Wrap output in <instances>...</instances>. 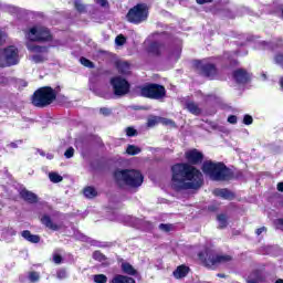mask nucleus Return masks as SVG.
Masks as SVG:
<instances>
[{
    "mask_svg": "<svg viewBox=\"0 0 283 283\" xmlns=\"http://www.w3.org/2000/svg\"><path fill=\"white\" fill-rule=\"evenodd\" d=\"M274 283H283V279H277Z\"/></svg>",
    "mask_w": 283,
    "mask_h": 283,
    "instance_id": "52",
    "label": "nucleus"
},
{
    "mask_svg": "<svg viewBox=\"0 0 283 283\" xmlns=\"http://www.w3.org/2000/svg\"><path fill=\"white\" fill-rule=\"evenodd\" d=\"M217 277H221V279H224V277H227V274H223V273H218V274H217Z\"/></svg>",
    "mask_w": 283,
    "mask_h": 283,
    "instance_id": "51",
    "label": "nucleus"
},
{
    "mask_svg": "<svg viewBox=\"0 0 283 283\" xmlns=\"http://www.w3.org/2000/svg\"><path fill=\"white\" fill-rule=\"evenodd\" d=\"M148 17L149 7H147V3H137L128 10L126 20L133 25H140V23H145Z\"/></svg>",
    "mask_w": 283,
    "mask_h": 283,
    "instance_id": "7",
    "label": "nucleus"
},
{
    "mask_svg": "<svg viewBox=\"0 0 283 283\" xmlns=\"http://www.w3.org/2000/svg\"><path fill=\"white\" fill-rule=\"evenodd\" d=\"M140 151H142L140 147L136 145H128L126 148V154H128V156H138Z\"/></svg>",
    "mask_w": 283,
    "mask_h": 283,
    "instance_id": "26",
    "label": "nucleus"
},
{
    "mask_svg": "<svg viewBox=\"0 0 283 283\" xmlns=\"http://www.w3.org/2000/svg\"><path fill=\"white\" fill-rule=\"evenodd\" d=\"M217 220L219 222L220 229H227V227H229V219L227 218V214L224 213L218 214Z\"/></svg>",
    "mask_w": 283,
    "mask_h": 283,
    "instance_id": "25",
    "label": "nucleus"
},
{
    "mask_svg": "<svg viewBox=\"0 0 283 283\" xmlns=\"http://www.w3.org/2000/svg\"><path fill=\"white\" fill-rule=\"evenodd\" d=\"M29 36H33L31 41L36 43H50L53 39L52 32L45 27H32L29 31Z\"/></svg>",
    "mask_w": 283,
    "mask_h": 283,
    "instance_id": "10",
    "label": "nucleus"
},
{
    "mask_svg": "<svg viewBox=\"0 0 283 283\" xmlns=\"http://www.w3.org/2000/svg\"><path fill=\"white\" fill-rule=\"evenodd\" d=\"M80 63L82 65H84V67H88L90 70H94L95 65L94 62H92L91 60H88L87 57H81L80 59Z\"/></svg>",
    "mask_w": 283,
    "mask_h": 283,
    "instance_id": "30",
    "label": "nucleus"
},
{
    "mask_svg": "<svg viewBox=\"0 0 283 283\" xmlns=\"http://www.w3.org/2000/svg\"><path fill=\"white\" fill-rule=\"evenodd\" d=\"M189 271H191L189 266L181 264L177 266L172 272V275L176 280H182V277H187V275H189Z\"/></svg>",
    "mask_w": 283,
    "mask_h": 283,
    "instance_id": "19",
    "label": "nucleus"
},
{
    "mask_svg": "<svg viewBox=\"0 0 283 283\" xmlns=\"http://www.w3.org/2000/svg\"><path fill=\"white\" fill-rule=\"evenodd\" d=\"M9 147H11V149H17V147H19V145H17V143H14V142H11L9 144Z\"/></svg>",
    "mask_w": 283,
    "mask_h": 283,
    "instance_id": "49",
    "label": "nucleus"
},
{
    "mask_svg": "<svg viewBox=\"0 0 283 283\" xmlns=\"http://www.w3.org/2000/svg\"><path fill=\"white\" fill-rule=\"evenodd\" d=\"M95 3L97 6H101V8H106L107 10H109V1L107 0H95Z\"/></svg>",
    "mask_w": 283,
    "mask_h": 283,
    "instance_id": "37",
    "label": "nucleus"
},
{
    "mask_svg": "<svg viewBox=\"0 0 283 283\" xmlns=\"http://www.w3.org/2000/svg\"><path fill=\"white\" fill-rule=\"evenodd\" d=\"M232 78L238 85H247L251 82V74L245 69H237L232 72Z\"/></svg>",
    "mask_w": 283,
    "mask_h": 283,
    "instance_id": "13",
    "label": "nucleus"
},
{
    "mask_svg": "<svg viewBox=\"0 0 283 283\" xmlns=\"http://www.w3.org/2000/svg\"><path fill=\"white\" fill-rule=\"evenodd\" d=\"M115 67L122 76H129L132 74V64L127 61H115Z\"/></svg>",
    "mask_w": 283,
    "mask_h": 283,
    "instance_id": "16",
    "label": "nucleus"
},
{
    "mask_svg": "<svg viewBox=\"0 0 283 283\" xmlns=\"http://www.w3.org/2000/svg\"><path fill=\"white\" fill-rule=\"evenodd\" d=\"M40 222L45 229H50V231H61V229H63V224L55 223L50 214H42L40 217Z\"/></svg>",
    "mask_w": 283,
    "mask_h": 283,
    "instance_id": "14",
    "label": "nucleus"
},
{
    "mask_svg": "<svg viewBox=\"0 0 283 283\" xmlns=\"http://www.w3.org/2000/svg\"><path fill=\"white\" fill-rule=\"evenodd\" d=\"M276 189L283 193V182H279Z\"/></svg>",
    "mask_w": 283,
    "mask_h": 283,
    "instance_id": "48",
    "label": "nucleus"
},
{
    "mask_svg": "<svg viewBox=\"0 0 283 283\" xmlns=\"http://www.w3.org/2000/svg\"><path fill=\"white\" fill-rule=\"evenodd\" d=\"M53 261L55 264H61V262H63V256H61V254H55Z\"/></svg>",
    "mask_w": 283,
    "mask_h": 283,
    "instance_id": "44",
    "label": "nucleus"
},
{
    "mask_svg": "<svg viewBox=\"0 0 283 283\" xmlns=\"http://www.w3.org/2000/svg\"><path fill=\"white\" fill-rule=\"evenodd\" d=\"M99 114H102L103 116H109V114H112V109L107 107H102L99 108Z\"/></svg>",
    "mask_w": 283,
    "mask_h": 283,
    "instance_id": "41",
    "label": "nucleus"
},
{
    "mask_svg": "<svg viewBox=\"0 0 283 283\" xmlns=\"http://www.w3.org/2000/svg\"><path fill=\"white\" fill-rule=\"evenodd\" d=\"M39 280H41L39 272H35V271L29 272V281L31 283H36V282H39Z\"/></svg>",
    "mask_w": 283,
    "mask_h": 283,
    "instance_id": "31",
    "label": "nucleus"
},
{
    "mask_svg": "<svg viewBox=\"0 0 283 283\" xmlns=\"http://www.w3.org/2000/svg\"><path fill=\"white\" fill-rule=\"evenodd\" d=\"M199 262L202 266L209 269L210 271H216L220 264H227L233 260V256L229 254L218 253V251L206 248L198 253Z\"/></svg>",
    "mask_w": 283,
    "mask_h": 283,
    "instance_id": "4",
    "label": "nucleus"
},
{
    "mask_svg": "<svg viewBox=\"0 0 283 283\" xmlns=\"http://www.w3.org/2000/svg\"><path fill=\"white\" fill-rule=\"evenodd\" d=\"M92 258H93V260H95V262H105L107 260V256L99 250H95L93 252Z\"/></svg>",
    "mask_w": 283,
    "mask_h": 283,
    "instance_id": "28",
    "label": "nucleus"
},
{
    "mask_svg": "<svg viewBox=\"0 0 283 283\" xmlns=\"http://www.w3.org/2000/svg\"><path fill=\"white\" fill-rule=\"evenodd\" d=\"M228 123H230V125H235L238 123V116L235 115H230L228 117Z\"/></svg>",
    "mask_w": 283,
    "mask_h": 283,
    "instance_id": "42",
    "label": "nucleus"
},
{
    "mask_svg": "<svg viewBox=\"0 0 283 283\" xmlns=\"http://www.w3.org/2000/svg\"><path fill=\"white\" fill-rule=\"evenodd\" d=\"M19 196L22 200H24V202H28L29 205H36V202H39V196L28 190L27 188L21 189Z\"/></svg>",
    "mask_w": 283,
    "mask_h": 283,
    "instance_id": "15",
    "label": "nucleus"
},
{
    "mask_svg": "<svg viewBox=\"0 0 283 283\" xmlns=\"http://www.w3.org/2000/svg\"><path fill=\"white\" fill-rule=\"evenodd\" d=\"M111 283H136V280L128 275L116 274Z\"/></svg>",
    "mask_w": 283,
    "mask_h": 283,
    "instance_id": "21",
    "label": "nucleus"
},
{
    "mask_svg": "<svg viewBox=\"0 0 283 283\" xmlns=\"http://www.w3.org/2000/svg\"><path fill=\"white\" fill-rule=\"evenodd\" d=\"M185 159L187 160L185 164L190 165L191 167L202 165V174L208 176V178L214 182H229L231 180H240V178H244V172H242V170L233 171V169L229 168L222 161H205V154L197 148L187 150L185 153Z\"/></svg>",
    "mask_w": 283,
    "mask_h": 283,
    "instance_id": "1",
    "label": "nucleus"
},
{
    "mask_svg": "<svg viewBox=\"0 0 283 283\" xmlns=\"http://www.w3.org/2000/svg\"><path fill=\"white\" fill-rule=\"evenodd\" d=\"M171 188L174 191H189V189L198 190L205 185L202 172L186 163H177L171 166Z\"/></svg>",
    "mask_w": 283,
    "mask_h": 283,
    "instance_id": "2",
    "label": "nucleus"
},
{
    "mask_svg": "<svg viewBox=\"0 0 283 283\" xmlns=\"http://www.w3.org/2000/svg\"><path fill=\"white\" fill-rule=\"evenodd\" d=\"M213 195L223 198V200H233V198H235V193L228 188H218L213 191Z\"/></svg>",
    "mask_w": 283,
    "mask_h": 283,
    "instance_id": "18",
    "label": "nucleus"
},
{
    "mask_svg": "<svg viewBox=\"0 0 283 283\" xmlns=\"http://www.w3.org/2000/svg\"><path fill=\"white\" fill-rule=\"evenodd\" d=\"M186 108L190 114H193V116H200V114H202V108L198 106L196 102L186 103Z\"/></svg>",
    "mask_w": 283,
    "mask_h": 283,
    "instance_id": "22",
    "label": "nucleus"
},
{
    "mask_svg": "<svg viewBox=\"0 0 283 283\" xmlns=\"http://www.w3.org/2000/svg\"><path fill=\"white\" fill-rule=\"evenodd\" d=\"M148 127H156L158 125V120L156 118H150L147 122Z\"/></svg>",
    "mask_w": 283,
    "mask_h": 283,
    "instance_id": "43",
    "label": "nucleus"
},
{
    "mask_svg": "<svg viewBox=\"0 0 283 283\" xmlns=\"http://www.w3.org/2000/svg\"><path fill=\"white\" fill-rule=\"evenodd\" d=\"M126 136H128V138H133L134 136H138V130H136V128L134 127H127L126 128Z\"/></svg>",
    "mask_w": 283,
    "mask_h": 283,
    "instance_id": "34",
    "label": "nucleus"
},
{
    "mask_svg": "<svg viewBox=\"0 0 283 283\" xmlns=\"http://www.w3.org/2000/svg\"><path fill=\"white\" fill-rule=\"evenodd\" d=\"M21 235L27 242H31V244H39L41 242V237L39 234H32L30 230L22 231Z\"/></svg>",
    "mask_w": 283,
    "mask_h": 283,
    "instance_id": "20",
    "label": "nucleus"
},
{
    "mask_svg": "<svg viewBox=\"0 0 283 283\" xmlns=\"http://www.w3.org/2000/svg\"><path fill=\"white\" fill-rule=\"evenodd\" d=\"M138 109H147L145 106H139Z\"/></svg>",
    "mask_w": 283,
    "mask_h": 283,
    "instance_id": "53",
    "label": "nucleus"
},
{
    "mask_svg": "<svg viewBox=\"0 0 283 283\" xmlns=\"http://www.w3.org/2000/svg\"><path fill=\"white\" fill-rule=\"evenodd\" d=\"M264 231H266V227H261V228L255 230V234L256 235H262V233H264Z\"/></svg>",
    "mask_w": 283,
    "mask_h": 283,
    "instance_id": "47",
    "label": "nucleus"
},
{
    "mask_svg": "<svg viewBox=\"0 0 283 283\" xmlns=\"http://www.w3.org/2000/svg\"><path fill=\"white\" fill-rule=\"evenodd\" d=\"M138 90L143 98H149L150 101H163V98H167V88L163 84L146 83L138 86Z\"/></svg>",
    "mask_w": 283,
    "mask_h": 283,
    "instance_id": "6",
    "label": "nucleus"
},
{
    "mask_svg": "<svg viewBox=\"0 0 283 283\" xmlns=\"http://www.w3.org/2000/svg\"><path fill=\"white\" fill-rule=\"evenodd\" d=\"M57 280H65L67 277V271L65 269H61L56 272Z\"/></svg>",
    "mask_w": 283,
    "mask_h": 283,
    "instance_id": "36",
    "label": "nucleus"
},
{
    "mask_svg": "<svg viewBox=\"0 0 283 283\" xmlns=\"http://www.w3.org/2000/svg\"><path fill=\"white\" fill-rule=\"evenodd\" d=\"M160 231H164L165 233H169L171 231L172 226L170 223H160L159 224Z\"/></svg>",
    "mask_w": 283,
    "mask_h": 283,
    "instance_id": "35",
    "label": "nucleus"
},
{
    "mask_svg": "<svg viewBox=\"0 0 283 283\" xmlns=\"http://www.w3.org/2000/svg\"><path fill=\"white\" fill-rule=\"evenodd\" d=\"M163 48H165V43L153 41L149 43L147 52L148 54H153V56H160L163 54Z\"/></svg>",
    "mask_w": 283,
    "mask_h": 283,
    "instance_id": "17",
    "label": "nucleus"
},
{
    "mask_svg": "<svg viewBox=\"0 0 283 283\" xmlns=\"http://www.w3.org/2000/svg\"><path fill=\"white\" fill-rule=\"evenodd\" d=\"M115 43L116 45H124L127 43V38H125L123 34H119L115 38Z\"/></svg>",
    "mask_w": 283,
    "mask_h": 283,
    "instance_id": "33",
    "label": "nucleus"
},
{
    "mask_svg": "<svg viewBox=\"0 0 283 283\" xmlns=\"http://www.w3.org/2000/svg\"><path fill=\"white\" fill-rule=\"evenodd\" d=\"M208 211L210 213H216V211H218V206H216V205L208 206Z\"/></svg>",
    "mask_w": 283,
    "mask_h": 283,
    "instance_id": "46",
    "label": "nucleus"
},
{
    "mask_svg": "<svg viewBox=\"0 0 283 283\" xmlns=\"http://www.w3.org/2000/svg\"><path fill=\"white\" fill-rule=\"evenodd\" d=\"M111 85L113 87L114 95L118 96L119 98L123 96H127V94L132 90V84H129V81L122 76L112 77Z\"/></svg>",
    "mask_w": 283,
    "mask_h": 283,
    "instance_id": "9",
    "label": "nucleus"
},
{
    "mask_svg": "<svg viewBox=\"0 0 283 283\" xmlns=\"http://www.w3.org/2000/svg\"><path fill=\"white\" fill-rule=\"evenodd\" d=\"M195 70H197L200 76L209 78V81H216L217 76H220L218 65L208 60H196Z\"/></svg>",
    "mask_w": 283,
    "mask_h": 283,
    "instance_id": "8",
    "label": "nucleus"
},
{
    "mask_svg": "<svg viewBox=\"0 0 283 283\" xmlns=\"http://www.w3.org/2000/svg\"><path fill=\"white\" fill-rule=\"evenodd\" d=\"M3 45V32L0 31V48Z\"/></svg>",
    "mask_w": 283,
    "mask_h": 283,
    "instance_id": "50",
    "label": "nucleus"
},
{
    "mask_svg": "<svg viewBox=\"0 0 283 283\" xmlns=\"http://www.w3.org/2000/svg\"><path fill=\"white\" fill-rule=\"evenodd\" d=\"M29 51L34 53V55L31 56V61H33V63L39 64L45 63V61H48V57L45 55L48 54V52H50V49L48 46L31 44L29 45Z\"/></svg>",
    "mask_w": 283,
    "mask_h": 283,
    "instance_id": "11",
    "label": "nucleus"
},
{
    "mask_svg": "<svg viewBox=\"0 0 283 283\" xmlns=\"http://www.w3.org/2000/svg\"><path fill=\"white\" fill-rule=\"evenodd\" d=\"M122 271L126 275H138V271L129 262L122 263Z\"/></svg>",
    "mask_w": 283,
    "mask_h": 283,
    "instance_id": "23",
    "label": "nucleus"
},
{
    "mask_svg": "<svg viewBox=\"0 0 283 283\" xmlns=\"http://www.w3.org/2000/svg\"><path fill=\"white\" fill-rule=\"evenodd\" d=\"M95 283H107V275L105 274H96L94 275Z\"/></svg>",
    "mask_w": 283,
    "mask_h": 283,
    "instance_id": "32",
    "label": "nucleus"
},
{
    "mask_svg": "<svg viewBox=\"0 0 283 283\" xmlns=\"http://www.w3.org/2000/svg\"><path fill=\"white\" fill-rule=\"evenodd\" d=\"M243 124L244 125H253V117L251 115H244Z\"/></svg>",
    "mask_w": 283,
    "mask_h": 283,
    "instance_id": "39",
    "label": "nucleus"
},
{
    "mask_svg": "<svg viewBox=\"0 0 283 283\" xmlns=\"http://www.w3.org/2000/svg\"><path fill=\"white\" fill-rule=\"evenodd\" d=\"M83 193L85 198H88V199L96 198V196H98V191H96V188L92 186L85 187L83 189Z\"/></svg>",
    "mask_w": 283,
    "mask_h": 283,
    "instance_id": "24",
    "label": "nucleus"
},
{
    "mask_svg": "<svg viewBox=\"0 0 283 283\" xmlns=\"http://www.w3.org/2000/svg\"><path fill=\"white\" fill-rule=\"evenodd\" d=\"M274 227H275V229L283 231V218H279V219L274 220Z\"/></svg>",
    "mask_w": 283,
    "mask_h": 283,
    "instance_id": "38",
    "label": "nucleus"
},
{
    "mask_svg": "<svg viewBox=\"0 0 283 283\" xmlns=\"http://www.w3.org/2000/svg\"><path fill=\"white\" fill-rule=\"evenodd\" d=\"M49 178L51 182H54L55 185L59 182H63V176L59 175V172H50Z\"/></svg>",
    "mask_w": 283,
    "mask_h": 283,
    "instance_id": "29",
    "label": "nucleus"
},
{
    "mask_svg": "<svg viewBox=\"0 0 283 283\" xmlns=\"http://www.w3.org/2000/svg\"><path fill=\"white\" fill-rule=\"evenodd\" d=\"M198 6H205V3H213V0H196Z\"/></svg>",
    "mask_w": 283,
    "mask_h": 283,
    "instance_id": "45",
    "label": "nucleus"
},
{
    "mask_svg": "<svg viewBox=\"0 0 283 283\" xmlns=\"http://www.w3.org/2000/svg\"><path fill=\"white\" fill-rule=\"evenodd\" d=\"M74 8L80 14H85L87 12V7L81 2V0L74 1Z\"/></svg>",
    "mask_w": 283,
    "mask_h": 283,
    "instance_id": "27",
    "label": "nucleus"
},
{
    "mask_svg": "<svg viewBox=\"0 0 283 283\" xmlns=\"http://www.w3.org/2000/svg\"><path fill=\"white\" fill-rule=\"evenodd\" d=\"M114 178L117 181H123L127 187L138 188L140 185H143V181L145 180V177H143V174L140 170L136 169H117L114 171Z\"/></svg>",
    "mask_w": 283,
    "mask_h": 283,
    "instance_id": "5",
    "label": "nucleus"
},
{
    "mask_svg": "<svg viewBox=\"0 0 283 283\" xmlns=\"http://www.w3.org/2000/svg\"><path fill=\"white\" fill-rule=\"evenodd\" d=\"M60 92L61 86L55 88L52 86H41L31 95V105L39 109H45V107H50V105L56 101V96H59Z\"/></svg>",
    "mask_w": 283,
    "mask_h": 283,
    "instance_id": "3",
    "label": "nucleus"
},
{
    "mask_svg": "<svg viewBox=\"0 0 283 283\" xmlns=\"http://www.w3.org/2000/svg\"><path fill=\"white\" fill-rule=\"evenodd\" d=\"M65 158H73L74 157V148L70 147L64 153Z\"/></svg>",
    "mask_w": 283,
    "mask_h": 283,
    "instance_id": "40",
    "label": "nucleus"
},
{
    "mask_svg": "<svg viewBox=\"0 0 283 283\" xmlns=\"http://www.w3.org/2000/svg\"><path fill=\"white\" fill-rule=\"evenodd\" d=\"M2 56L8 67H11V65L19 64V49H17L13 45L3 49Z\"/></svg>",
    "mask_w": 283,
    "mask_h": 283,
    "instance_id": "12",
    "label": "nucleus"
}]
</instances>
